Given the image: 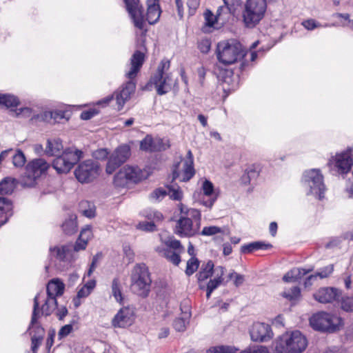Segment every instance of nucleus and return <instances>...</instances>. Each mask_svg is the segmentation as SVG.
<instances>
[{
    "mask_svg": "<svg viewBox=\"0 0 353 353\" xmlns=\"http://www.w3.org/2000/svg\"><path fill=\"white\" fill-rule=\"evenodd\" d=\"M157 77L158 76H151L146 86L149 85H154L157 94L162 96L169 92L171 90L170 85L167 83L169 77L168 75H166L163 76L161 78Z\"/></svg>",
    "mask_w": 353,
    "mask_h": 353,
    "instance_id": "412c9836",
    "label": "nucleus"
},
{
    "mask_svg": "<svg viewBox=\"0 0 353 353\" xmlns=\"http://www.w3.org/2000/svg\"><path fill=\"white\" fill-rule=\"evenodd\" d=\"M0 204H2L4 210H1L0 214H5L3 220L0 221V228L8 222L10 218L13 215V203L11 199L0 196Z\"/></svg>",
    "mask_w": 353,
    "mask_h": 353,
    "instance_id": "7c9ffc66",
    "label": "nucleus"
},
{
    "mask_svg": "<svg viewBox=\"0 0 353 353\" xmlns=\"http://www.w3.org/2000/svg\"><path fill=\"white\" fill-rule=\"evenodd\" d=\"M174 232L181 238L192 237L197 234L193 229L192 220L185 216H181L176 221Z\"/></svg>",
    "mask_w": 353,
    "mask_h": 353,
    "instance_id": "dca6fc26",
    "label": "nucleus"
},
{
    "mask_svg": "<svg viewBox=\"0 0 353 353\" xmlns=\"http://www.w3.org/2000/svg\"><path fill=\"white\" fill-rule=\"evenodd\" d=\"M311 327L323 333H334L343 326L342 318L327 312L314 314L310 319Z\"/></svg>",
    "mask_w": 353,
    "mask_h": 353,
    "instance_id": "20e7f679",
    "label": "nucleus"
},
{
    "mask_svg": "<svg viewBox=\"0 0 353 353\" xmlns=\"http://www.w3.org/2000/svg\"><path fill=\"white\" fill-rule=\"evenodd\" d=\"M200 263L201 261L197 257H190L186 263V268L185 270L186 276H190L196 272L199 268Z\"/></svg>",
    "mask_w": 353,
    "mask_h": 353,
    "instance_id": "58836bf2",
    "label": "nucleus"
},
{
    "mask_svg": "<svg viewBox=\"0 0 353 353\" xmlns=\"http://www.w3.org/2000/svg\"><path fill=\"white\" fill-rule=\"evenodd\" d=\"M91 234L92 227L90 225H86L80 232V234L74 245V250L76 252L84 250L86 248Z\"/></svg>",
    "mask_w": 353,
    "mask_h": 353,
    "instance_id": "393cba45",
    "label": "nucleus"
},
{
    "mask_svg": "<svg viewBox=\"0 0 353 353\" xmlns=\"http://www.w3.org/2000/svg\"><path fill=\"white\" fill-rule=\"evenodd\" d=\"M141 215L150 221L161 222L163 220V214L156 210L147 208L141 212Z\"/></svg>",
    "mask_w": 353,
    "mask_h": 353,
    "instance_id": "4c0bfd02",
    "label": "nucleus"
},
{
    "mask_svg": "<svg viewBox=\"0 0 353 353\" xmlns=\"http://www.w3.org/2000/svg\"><path fill=\"white\" fill-rule=\"evenodd\" d=\"M342 291L335 287L320 288L313 294V298L321 303H328L339 301Z\"/></svg>",
    "mask_w": 353,
    "mask_h": 353,
    "instance_id": "4468645a",
    "label": "nucleus"
},
{
    "mask_svg": "<svg viewBox=\"0 0 353 353\" xmlns=\"http://www.w3.org/2000/svg\"><path fill=\"white\" fill-rule=\"evenodd\" d=\"M225 10H227L229 14H233L236 7L240 5L241 0H223Z\"/></svg>",
    "mask_w": 353,
    "mask_h": 353,
    "instance_id": "680f3d73",
    "label": "nucleus"
},
{
    "mask_svg": "<svg viewBox=\"0 0 353 353\" xmlns=\"http://www.w3.org/2000/svg\"><path fill=\"white\" fill-rule=\"evenodd\" d=\"M183 178L181 180L183 182L189 181L195 174L194 163L189 162L183 163Z\"/></svg>",
    "mask_w": 353,
    "mask_h": 353,
    "instance_id": "c03bdc74",
    "label": "nucleus"
},
{
    "mask_svg": "<svg viewBox=\"0 0 353 353\" xmlns=\"http://www.w3.org/2000/svg\"><path fill=\"white\" fill-rule=\"evenodd\" d=\"M26 157L20 148H17L12 157V163L16 168H22L26 162Z\"/></svg>",
    "mask_w": 353,
    "mask_h": 353,
    "instance_id": "a18cd8bd",
    "label": "nucleus"
},
{
    "mask_svg": "<svg viewBox=\"0 0 353 353\" xmlns=\"http://www.w3.org/2000/svg\"><path fill=\"white\" fill-rule=\"evenodd\" d=\"M211 45L210 39L205 38L198 41L197 48L201 53L206 54L210 52Z\"/></svg>",
    "mask_w": 353,
    "mask_h": 353,
    "instance_id": "6e6d98bb",
    "label": "nucleus"
},
{
    "mask_svg": "<svg viewBox=\"0 0 353 353\" xmlns=\"http://www.w3.org/2000/svg\"><path fill=\"white\" fill-rule=\"evenodd\" d=\"M246 54L247 50L235 39L221 41L216 44V58L224 65H232L244 59Z\"/></svg>",
    "mask_w": 353,
    "mask_h": 353,
    "instance_id": "f03ea898",
    "label": "nucleus"
},
{
    "mask_svg": "<svg viewBox=\"0 0 353 353\" xmlns=\"http://www.w3.org/2000/svg\"><path fill=\"white\" fill-rule=\"evenodd\" d=\"M21 104L19 99L10 93H0V107H5L7 109L17 108Z\"/></svg>",
    "mask_w": 353,
    "mask_h": 353,
    "instance_id": "c756f323",
    "label": "nucleus"
},
{
    "mask_svg": "<svg viewBox=\"0 0 353 353\" xmlns=\"http://www.w3.org/2000/svg\"><path fill=\"white\" fill-rule=\"evenodd\" d=\"M43 338L31 336V351L32 353H37Z\"/></svg>",
    "mask_w": 353,
    "mask_h": 353,
    "instance_id": "774afa93",
    "label": "nucleus"
},
{
    "mask_svg": "<svg viewBox=\"0 0 353 353\" xmlns=\"http://www.w3.org/2000/svg\"><path fill=\"white\" fill-rule=\"evenodd\" d=\"M203 194L207 196H212L214 192V185L212 181L205 179L202 184Z\"/></svg>",
    "mask_w": 353,
    "mask_h": 353,
    "instance_id": "5fc2aeb1",
    "label": "nucleus"
},
{
    "mask_svg": "<svg viewBox=\"0 0 353 353\" xmlns=\"http://www.w3.org/2000/svg\"><path fill=\"white\" fill-rule=\"evenodd\" d=\"M165 188L168 190V195H169L170 199L176 201H181L182 200L183 194L179 185L175 188L172 185L168 184L165 185Z\"/></svg>",
    "mask_w": 353,
    "mask_h": 353,
    "instance_id": "79ce46f5",
    "label": "nucleus"
},
{
    "mask_svg": "<svg viewBox=\"0 0 353 353\" xmlns=\"http://www.w3.org/2000/svg\"><path fill=\"white\" fill-rule=\"evenodd\" d=\"M352 148H347L345 150L332 158L334 160V165L341 174H347L350 172L353 166Z\"/></svg>",
    "mask_w": 353,
    "mask_h": 353,
    "instance_id": "f8f14e48",
    "label": "nucleus"
},
{
    "mask_svg": "<svg viewBox=\"0 0 353 353\" xmlns=\"http://www.w3.org/2000/svg\"><path fill=\"white\" fill-rule=\"evenodd\" d=\"M281 295L290 301H296L301 296V290L299 286H294L288 291L283 292Z\"/></svg>",
    "mask_w": 353,
    "mask_h": 353,
    "instance_id": "ea45409f",
    "label": "nucleus"
},
{
    "mask_svg": "<svg viewBox=\"0 0 353 353\" xmlns=\"http://www.w3.org/2000/svg\"><path fill=\"white\" fill-rule=\"evenodd\" d=\"M307 345V337L299 330L286 331L272 343L276 353H303Z\"/></svg>",
    "mask_w": 353,
    "mask_h": 353,
    "instance_id": "f257e3e1",
    "label": "nucleus"
},
{
    "mask_svg": "<svg viewBox=\"0 0 353 353\" xmlns=\"http://www.w3.org/2000/svg\"><path fill=\"white\" fill-rule=\"evenodd\" d=\"M131 156V147L127 143L117 146L111 153L107 161L105 172L112 174L125 163Z\"/></svg>",
    "mask_w": 353,
    "mask_h": 353,
    "instance_id": "6e6552de",
    "label": "nucleus"
},
{
    "mask_svg": "<svg viewBox=\"0 0 353 353\" xmlns=\"http://www.w3.org/2000/svg\"><path fill=\"white\" fill-rule=\"evenodd\" d=\"M266 9V0H247L242 14L245 27L255 28L263 19Z\"/></svg>",
    "mask_w": 353,
    "mask_h": 353,
    "instance_id": "39448f33",
    "label": "nucleus"
},
{
    "mask_svg": "<svg viewBox=\"0 0 353 353\" xmlns=\"http://www.w3.org/2000/svg\"><path fill=\"white\" fill-rule=\"evenodd\" d=\"M219 233H223V230L221 228L216 225H210L204 227L199 234L210 236Z\"/></svg>",
    "mask_w": 353,
    "mask_h": 353,
    "instance_id": "603ef678",
    "label": "nucleus"
},
{
    "mask_svg": "<svg viewBox=\"0 0 353 353\" xmlns=\"http://www.w3.org/2000/svg\"><path fill=\"white\" fill-rule=\"evenodd\" d=\"M99 112L100 111L99 109L94 108H89L81 112L80 114V119L83 121H88L91 119L94 116L99 114Z\"/></svg>",
    "mask_w": 353,
    "mask_h": 353,
    "instance_id": "13d9d810",
    "label": "nucleus"
},
{
    "mask_svg": "<svg viewBox=\"0 0 353 353\" xmlns=\"http://www.w3.org/2000/svg\"><path fill=\"white\" fill-rule=\"evenodd\" d=\"M203 14L205 23L201 28V31L203 33H210L211 32L210 28H213L218 29V28L214 27V25L219 22L217 17H216L210 9H206Z\"/></svg>",
    "mask_w": 353,
    "mask_h": 353,
    "instance_id": "473e14b6",
    "label": "nucleus"
},
{
    "mask_svg": "<svg viewBox=\"0 0 353 353\" xmlns=\"http://www.w3.org/2000/svg\"><path fill=\"white\" fill-rule=\"evenodd\" d=\"M170 62L168 60H162L157 67V72L152 76H158L157 78H161L165 76V70L170 68Z\"/></svg>",
    "mask_w": 353,
    "mask_h": 353,
    "instance_id": "e2e57ef3",
    "label": "nucleus"
},
{
    "mask_svg": "<svg viewBox=\"0 0 353 353\" xmlns=\"http://www.w3.org/2000/svg\"><path fill=\"white\" fill-rule=\"evenodd\" d=\"M112 294L115 300L121 305L123 304L124 296L122 293V288L120 283L119 279L115 277L112 281Z\"/></svg>",
    "mask_w": 353,
    "mask_h": 353,
    "instance_id": "f704fd0d",
    "label": "nucleus"
},
{
    "mask_svg": "<svg viewBox=\"0 0 353 353\" xmlns=\"http://www.w3.org/2000/svg\"><path fill=\"white\" fill-rule=\"evenodd\" d=\"M137 228L138 230L147 232H153L158 230L157 226L154 221H140L137 225Z\"/></svg>",
    "mask_w": 353,
    "mask_h": 353,
    "instance_id": "8fccbe9b",
    "label": "nucleus"
},
{
    "mask_svg": "<svg viewBox=\"0 0 353 353\" xmlns=\"http://www.w3.org/2000/svg\"><path fill=\"white\" fill-rule=\"evenodd\" d=\"M313 268H294L289 270L283 277L285 283L296 282L301 279L304 276L312 272Z\"/></svg>",
    "mask_w": 353,
    "mask_h": 353,
    "instance_id": "b1692460",
    "label": "nucleus"
},
{
    "mask_svg": "<svg viewBox=\"0 0 353 353\" xmlns=\"http://www.w3.org/2000/svg\"><path fill=\"white\" fill-rule=\"evenodd\" d=\"M333 272L334 265L330 264L327 266L320 268L319 270L316 272V274L321 279H325L328 277L330 274H332Z\"/></svg>",
    "mask_w": 353,
    "mask_h": 353,
    "instance_id": "052dcab7",
    "label": "nucleus"
},
{
    "mask_svg": "<svg viewBox=\"0 0 353 353\" xmlns=\"http://www.w3.org/2000/svg\"><path fill=\"white\" fill-rule=\"evenodd\" d=\"M65 284L59 278H53L46 285V294L53 292L56 296H62L65 291Z\"/></svg>",
    "mask_w": 353,
    "mask_h": 353,
    "instance_id": "c85d7f7f",
    "label": "nucleus"
},
{
    "mask_svg": "<svg viewBox=\"0 0 353 353\" xmlns=\"http://www.w3.org/2000/svg\"><path fill=\"white\" fill-rule=\"evenodd\" d=\"M50 254L55 252V257L61 261H65L68 250L65 246L63 245L61 248L59 246L50 247L49 249Z\"/></svg>",
    "mask_w": 353,
    "mask_h": 353,
    "instance_id": "de8ad7c7",
    "label": "nucleus"
},
{
    "mask_svg": "<svg viewBox=\"0 0 353 353\" xmlns=\"http://www.w3.org/2000/svg\"><path fill=\"white\" fill-rule=\"evenodd\" d=\"M154 139L153 137L148 134L139 143V149L145 152H154Z\"/></svg>",
    "mask_w": 353,
    "mask_h": 353,
    "instance_id": "e433bc0d",
    "label": "nucleus"
},
{
    "mask_svg": "<svg viewBox=\"0 0 353 353\" xmlns=\"http://www.w3.org/2000/svg\"><path fill=\"white\" fill-rule=\"evenodd\" d=\"M186 319L183 317L176 318L172 323L174 329L176 332H183L186 330Z\"/></svg>",
    "mask_w": 353,
    "mask_h": 353,
    "instance_id": "4d7b16f0",
    "label": "nucleus"
},
{
    "mask_svg": "<svg viewBox=\"0 0 353 353\" xmlns=\"http://www.w3.org/2000/svg\"><path fill=\"white\" fill-rule=\"evenodd\" d=\"M214 72L216 74L217 78L224 83L230 85L234 81V72L232 69L217 67L215 68Z\"/></svg>",
    "mask_w": 353,
    "mask_h": 353,
    "instance_id": "72a5a7b5",
    "label": "nucleus"
},
{
    "mask_svg": "<svg viewBox=\"0 0 353 353\" xmlns=\"http://www.w3.org/2000/svg\"><path fill=\"white\" fill-rule=\"evenodd\" d=\"M214 272L215 265L212 260L203 262L199 271L195 275L198 284L203 283V282L210 279L214 275Z\"/></svg>",
    "mask_w": 353,
    "mask_h": 353,
    "instance_id": "4be33fe9",
    "label": "nucleus"
},
{
    "mask_svg": "<svg viewBox=\"0 0 353 353\" xmlns=\"http://www.w3.org/2000/svg\"><path fill=\"white\" fill-rule=\"evenodd\" d=\"M77 216L74 214L68 215V218L62 223L61 228L67 235H72L77 231Z\"/></svg>",
    "mask_w": 353,
    "mask_h": 353,
    "instance_id": "2f4dec72",
    "label": "nucleus"
},
{
    "mask_svg": "<svg viewBox=\"0 0 353 353\" xmlns=\"http://www.w3.org/2000/svg\"><path fill=\"white\" fill-rule=\"evenodd\" d=\"M130 183L137 184L145 179L143 172L137 166H125Z\"/></svg>",
    "mask_w": 353,
    "mask_h": 353,
    "instance_id": "cd10ccee",
    "label": "nucleus"
},
{
    "mask_svg": "<svg viewBox=\"0 0 353 353\" xmlns=\"http://www.w3.org/2000/svg\"><path fill=\"white\" fill-rule=\"evenodd\" d=\"M62 153L74 165H78L84 157V152L74 145L65 148Z\"/></svg>",
    "mask_w": 353,
    "mask_h": 353,
    "instance_id": "bb28decb",
    "label": "nucleus"
},
{
    "mask_svg": "<svg viewBox=\"0 0 353 353\" xmlns=\"http://www.w3.org/2000/svg\"><path fill=\"white\" fill-rule=\"evenodd\" d=\"M170 148V144L169 141H168V143H165L161 138H157L154 140V152L165 151Z\"/></svg>",
    "mask_w": 353,
    "mask_h": 353,
    "instance_id": "bf43d9fd",
    "label": "nucleus"
},
{
    "mask_svg": "<svg viewBox=\"0 0 353 353\" xmlns=\"http://www.w3.org/2000/svg\"><path fill=\"white\" fill-rule=\"evenodd\" d=\"M123 2L134 26L143 30L145 27V10L141 0H123Z\"/></svg>",
    "mask_w": 353,
    "mask_h": 353,
    "instance_id": "1a4fd4ad",
    "label": "nucleus"
},
{
    "mask_svg": "<svg viewBox=\"0 0 353 353\" xmlns=\"http://www.w3.org/2000/svg\"><path fill=\"white\" fill-rule=\"evenodd\" d=\"M50 165L43 158H37L30 161L26 165V172L34 179L46 174Z\"/></svg>",
    "mask_w": 353,
    "mask_h": 353,
    "instance_id": "2eb2a0df",
    "label": "nucleus"
},
{
    "mask_svg": "<svg viewBox=\"0 0 353 353\" xmlns=\"http://www.w3.org/2000/svg\"><path fill=\"white\" fill-rule=\"evenodd\" d=\"M160 0H147V12L145 14V21H147L149 24H156L160 19L162 10L159 4Z\"/></svg>",
    "mask_w": 353,
    "mask_h": 353,
    "instance_id": "6ab92c4d",
    "label": "nucleus"
},
{
    "mask_svg": "<svg viewBox=\"0 0 353 353\" xmlns=\"http://www.w3.org/2000/svg\"><path fill=\"white\" fill-rule=\"evenodd\" d=\"M76 323L72 320L70 323L62 326L58 332V339L61 340L68 336L73 331V325Z\"/></svg>",
    "mask_w": 353,
    "mask_h": 353,
    "instance_id": "3c124183",
    "label": "nucleus"
},
{
    "mask_svg": "<svg viewBox=\"0 0 353 353\" xmlns=\"http://www.w3.org/2000/svg\"><path fill=\"white\" fill-rule=\"evenodd\" d=\"M52 119L54 121V123L59 122L60 120L63 119H65L66 120H69L70 116H67L68 111L61 110H52Z\"/></svg>",
    "mask_w": 353,
    "mask_h": 353,
    "instance_id": "0e129e2a",
    "label": "nucleus"
},
{
    "mask_svg": "<svg viewBox=\"0 0 353 353\" xmlns=\"http://www.w3.org/2000/svg\"><path fill=\"white\" fill-rule=\"evenodd\" d=\"M272 245L263 241H252L249 243L243 244L241 247V254H251L257 250H268L272 248Z\"/></svg>",
    "mask_w": 353,
    "mask_h": 353,
    "instance_id": "5701e85b",
    "label": "nucleus"
},
{
    "mask_svg": "<svg viewBox=\"0 0 353 353\" xmlns=\"http://www.w3.org/2000/svg\"><path fill=\"white\" fill-rule=\"evenodd\" d=\"M136 89V82L134 79H129L122 85L121 89L115 92L117 103L119 105V110H121L125 102L130 99V95L134 92Z\"/></svg>",
    "mask_w": 353,
    "mask_h": 353,
    "instance_id": "f3484780",
    "label": "nucleus"
},
{
    "mask_svg": "<svg viewBox=\"0 0 353 353\" xmlns=\"http://www.w3.org/2000/svg\"><path fill=\"white\" fill-rule=\"evenodd\" d=\"M101 165L94 159L80 162L74 171L76 179L81 184L93 182L100 174Z\"/></svg>",
    "mask_w": 353,
    "mask_h": 353,
    "instance_id": "0eeeda50",
    "label": "nucleus"
},
{
    "mask_svg": "<svg viewBox=\"0 0 353 353\" xmlns=\"http://www.w3.org/2000/svg\"><path fill=\"white\" fill-rule=\"evenodd\" d=\"M163 256L176 266L181 261L180 254L175 251H172L170 249H164Z\"/></svg>",
    "mask_w": 353,
    "mask_h": 353,
    "instance_id": "09e8293b",
    "label": "nucleus"
},
{
    "mask_svg": "<svg viewBox=\"0 0 353 353\" xmlns=\"http://www.w3.org/2000/svg\"><path fill=\"white\" fill-rule=\"evenodd\" d=\"M19 181L12 176H6L0 181V194L11 195L16 189Z\"/></svg>",
    "mask_w": 353,
    "mask_h": 353,
    "instance_id": "a878e982",
    "label": "nucleus"
},
{
    "mask_svg": "<svg viewBox=\"0 0 353 353\" xmlns=\"http://www.w3.org/2000/svg\"><path fill=\"white\" fill-rule=\"evenodd\" d=\"M301 183L307 189L306 194L317 196L319 200L324 198L325 186L323 176L319 169H311L303 172Z\"/></svg>",
    "mask_w": 353,
    "mask_h": 353,
    "instance_id": "423d86ee",
    "label": "nucleus"
},
{
    "mask_svg": "<svg viewBox=\"0 0 353 353\" xmlns=\"http://www.w3.org/2000/svg\"><path fill=\"white\" fill-rule=\"evenodd\" d=\"M209 281L205 285L203 283L199 285V288L201 290H204L205 288H210L214 291L216 290L221 284L223 283L224 279L220 278L219 276H214L213 279L212 277L209 279Z\"/></svg>",
    "mask_w": 353,
    "mask_h": 353,
    "instance_id": "37998d69",
    "label": "nucleus"
},
{
    "mask_svg": "<svg viewBox=\"0 0 353 353\" xmlns=\"http://www.w3.org/2000/svg\"><path fill=\"white\" fill-rule=\"evenodd\" d=\"M135 318L134 307L130 306L123 307L112 319V325L114 327L125 328L134 323Z\"/></svg>",
    "mask_w": 353,
    "mask_h": 353,
    "instance_id": "9b49d317",
    "label": "nucleus"
},
{
    "mask_svg": "<svg viewBox=\"0 0 353 353\" xmlns=\"http://www.w3.org/2000/svg\"><path fill=\"white\" fill-rule=\"evenodd\" d=\"M110 151L106 148H99L92 152V157L98 161H108V158L110 155Z\"/></svg>",
    "mask_w": 353,
    "mask_h": 353,
    "instance_id": "49530a36",
    "label": "nucleus"
},
{
    "mask_svg": "<svg viewBox=\"0 0 353 353\" xmlns=\"http://www.w3.org/2000/svg\"><path fill=\"white\" fill-rule=\"evenodd\" d=\"M130 183L125 167L117 172L113 177V184L115 187L125 188Z\"/></svg>",
    "mask_w": 353,
    "mask_h": 353,
    "instance_id": "c9c22d12",
    "label": "nucleus"
},
{
    "mask_svg": "<svg viewBox=\"0 0 353 353\" xmlns=\"http://www.w3.org/2000/svg\"><path fill=\"white\" fill-rule=\"evenodd\" d=\"M239 349L233 345H217L210 347L207 353H236Z\"/></svg>",
    "mask_w": 353,
    "mask_h": 353,
    "instance_id": "a19ab883",
    "label": "nucleus"
},
{
    "mask_svg": "<svg viewBox=\"0 0 353 353\" xmlns=\"http://www.w3.org/2000/svg\"><path fill=\"white\" fill-rule=\"evenodd\" d=\"M39 293H38L34 298L31 320L26 332H28L30 335L33 336L44 338L46 331L39 321L40 318V305L39 302Z\"/></svg>",
    "mask_w": 353,
    "mask_h": 353,
    "instance_id": "9d476101",
    "label": "nucleus"
},
{
    "mask_svg": "<svg viewBox=\"0 0 353 353\" xmlns=\"http://www.w3.org/2000/svg\"><path fill=\"white\" fill-rule=\"evenodd\" d=\"M145 54L140 50H135L130 59V70L125 74L128 79H134L140 72L144 61Z\"/></svg>",
    "mask_w": 353,
    "mask_h": 353,
    "instance_id": "a211bd4d",
    "label": "nucleus"
},
{
    "mask_svg": "<svg viewBox=\"0 0 353 353\" xmlns=\"http://www.w3.org/2000/svg\"><path fill=\"white\" fill-rule=\"evenodd\" d=\"M341 308L345 312L353 311V297L341 296Z\"/></svg>",
    "mask_w": 353,
    "mask_h": 353,
    "instance_id": "864d4df0",
    "label": "nucleus"
},
{
    "mask_svg": "<svg viewBox=\"0 0 353 353\" xmlns=\"http://www.w3.org/2000/svg\"><path fill=\"white\" fill-rule=\"evenodd\" d=\"M302 25L305 29L308 30H313L321 26L318 21L313 19H309L303 21L302 22Z\"/></svg>",
    "mask_w": 353,
    "mask_h": 353,
    "instance_id": "338daca9",
    "label": "nucleus"
},
{
    "mask_svg": "<svg viewBox=\"0 0 353 353\" xmlns=\"http://www.w3.org/2000/svg\"><path fill=\"white\" fill-rule=\"evenodd\" d=\"M52 168L56 170L57 174H68L74 168V165L70 162L68 157L63 156V154H58L52 163Z\"/></svg>",
    "mask_w": 353,
    "mask_h": 353,
    "instance_id": "aec40b11",
    "label": "nucleus"
},
{
    "mask_svg": "<svg viewBox=\"0 0 353 353\" xmlns=\"http://www.w3.org/2000/svg\"><path fill=\"white\" fill-rule=\"evenodd\" d=\"M250 334L252 341L255 342H267L272 339L274 334L271 326L265 323L256 322L253 324Z\"/></svg>",
    "mask_w": 353,
    "mask_h": 353,
    "instance_id": "ddd939ff",
    "label": "nucleus"
},
{
    "mask_svg": "<svg viewBox=\"0 0 353 353\" xmlns=\"http://www.w3.org/2000/svg\"><path fill=\"white\" fill-rule=\"evenodd\" d=\"M168 195L167 190L162 188H157L154 189L150 194V197L157 200H161Z\"/></svg>",
    "mask_w": 353,
    "mask_h": 353,
    "instance_id": "69168bd1",
    "label": "nucleus"
},
{
    "mask_svg": "<svg viewBox=\"0 0 353 353\" xmlns=\"http://www.w3.org/2000/svg\"><path fill=\"white\" fill-rule=\"evenodd\" d=\"M130 290L137 296L145 299L150 292L152 279L148 266L145 263L137 264L131 275Z\"/></svg>",
    "mask_w": 353,
    "mask_h": 353,
    "instance_id": "7ed1b4c3",
    "label": "nucleus"
}]
</instances>
